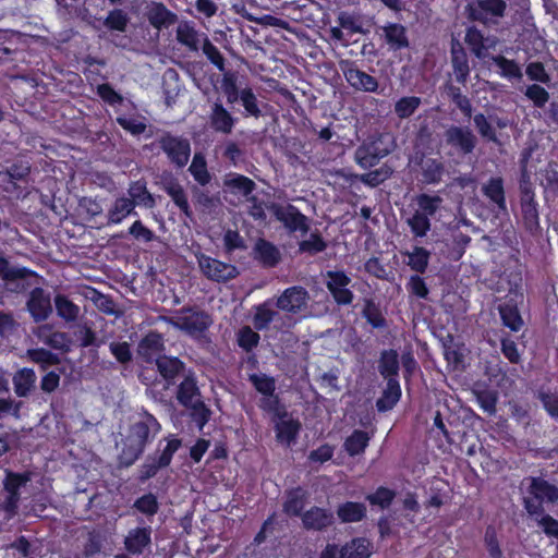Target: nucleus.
<instances>
[{
	"instance_id": "40",
	"label": "nucleus",
	"mask_w": 558,
	"mask_h": 558,
	"mask_svg": "<svg viewBox=\"0 0 558 558\" xmlns=\"http://www.w3.org/2000/svg\"><path fill=\"white\" fill-rule=\"evenodd\" d=\"M368 433L362 429H354L343 442V448L350 457H355L365 452L369 444Z\"/></svg>"
},
{
	"instance_id": "29",
	"label": "nucleus",
	"mask_w": 558,
	"mask_h": 558,
	"mask_svg": "<svg viewBox=\"0 0 558 558\" xmlns=\"http://www.w3.org/2000/svg\"><path fill=\"white\" fill-rule=\"evenodd\" d=\"M402 396L399 379L388 378L381 396L376 400L378 412H387L395 408Z\"/></svg>"
},
{
	"instance_id": "55",
	"label": "nucleus",
	"mask_w": 558,
	"mask_h": 558,
	"mask_svg": "<svg viewBox=\"0 0 558 558\" xmlns=\"http://www.w3.org/2000/svg\"><path fill=\"white\" fill-rule=\"evenodd\" d=\"M248 381L257 392L263 395V397L276 393V379L272 376L254 373L248 375Z\"/></svg>"
},
{
	"instance_id": "53",
	"label": "nucleus",
	"mask_w": 558,
	"mask_h": 558,
	"mask_svg": "<svg viewBox=\"0 0 558 558\" xmlns=\"http://www.w3.org/2000/svg\"><path fill=\"white\" fill-rule=\"evenodd\" d=\"M490 60L496 63L500 70V75L508 80H521L522 71L520 65L514 61L507 59L504 56L492 57Z\"/></svg>"
},
{
	"instance_id": "1",
	"label": "nucleus",
	"mask_w": 558,
	"mask_h": 558,
	"mask_svg": "<svg viewBox=\"0 0 558 558\" xmlns=\"http://www.w3.org/2000/svg\"><path fill=\"white\" fill-rule=\"evenodd\" d=\"M160 429V423L151 413L147 411L140 413L138 418L129 427L128 435L118 456L119 466L130 468L133 465L142 457L147 445L155 439Z\"/></svg>"
},
{
	"instance_id": "44",
	"label": "nucleus",
	"mask_w": 558,
	"mask_h": 558,
	"mask_svg": "<svg viewBox=\"0 0 558 558\" xmlns=\"http://www.w3.org/2000/svg\"><path fill=\"white\" fill-rule=\"evenodd\" d=\"M189 410V415L193 423H195L198 430H203L205 425L209 422L211 416V410L201 399H195L189 407H184Z\"/></svg>"
},
{
	"instance_id": "23",
	"label": "nucleus",
	"mask_w": 558,
	"mask_h": 558,
	"mask_svg": "<svg viewBox=\"0 0 558 558\" xmlns=\"http://www.w3.org/2000/svg\"><path fill=\"white\" fill-rule=\"evenodd\" d=\"M236 123L231 112H229L221 102H215L209 113L210 128L221 134H230Z\"/></svg>"
},
{
	"instance_id": "57",
	"label": "nucleus",
	"mask_w": 558,
	"mask_h": 558,
	"mask_svg": "<svg viewBox=\"0 0 558 558\" xmlns=\"http://www.w3.org/2000/svg\"><path fill=\"white\" fill-rule=\"evenodd\" d=\"M203 36V53L206 56L208 61L213 63L219 71L226 72V59L220 52V50L210 41L206 34H202Z\"/></svg>"
},
{
	"instance_id": "39",
	"label": "nucleus",
	"mask_w": 558,
	"mask_h": 558,
	"mask_svg": "<svg viewBox=\"0 0 558 558\" xmlns=\"http://www.w3.org/2000/svg\"><path fill=\"white\" fill-rule=\"evenodd\" d=\"M163 190L171 197L174 205L184 216H192V209L189 204L187 195L178 181L171 180L170 182L166 183Z\"/></svg>"
},
{
	"instance_id": "28",
	"label": "nucleus",
	"mask_w": 558,
	"mask_h": 558,
	"mask_svg": "<svg viewBox=\"0 0 558 558\" xmlns=\"http://www.w3.org/2000/svg\"><path fill=\"white\" fill-rule=\"evenodd\" d=\"M151 530L147 527H136L129 532L124 539V546L128 553L141 555L151 542Z\"/></svg>"
},
{
	"instance_id": "18",
	"label": "nucleus",
	"mask_w": 558,
	"mask_h": 558,
	"mask_svg": "<svg viewBox=\"0 0 558 558\" xmlns=\"http://www.w3.org/2000/svg\"><path fill=\"white\" fill-rule=\"evenodd\" d=\"M308 292L301 286L287 288L277 299V307L283 312L296 314L307 304Z\"/></svg>"
},
{
	"instance_id": "21",
	"label": "nucleus",
	"mask_w": 558,
	"mask_h": 558,
	"mask_svg": "<svg viewBox=\"0 0 558 558\" xmlns=\"http://www.w3.org/2000/svg\"><path fill=\"white\" fill-rule=\"evenodd\" d=\"M301 519L304 529L308 531H324L335 522L333 513L330 510L317 506L306 510Z\"/></svg>"
},
{
	"instance_id": "14",
	"label": "nucleus",
	"mask_w": 558,
	"mask_h": 558,
	"mask_svg": "<svg viewBox=\"0 0 558 558\" xmlns=\"http://www.w3.org/2000/svg\"><path fill=\"white\" fill-rule=\"evenodd\" d=\"M350 283L351 278L344 271H327L326 287L338 305H350L353 302L354 294L348 288Z\"/></svg>"
},
{
	"instance_id": "64",
	"label": "nucleus",
	"mask_w": 558,
	"mask_h": 558,
	"mask_svg": "<svg viewBox=\"0 0 558 558\" xmlns=\"http://www.w3.org/2000/svg\"><path fill=\"white\" fill-rule=\"evenodd\" d=\"M524 95L536 108H544L549 100V93L538 84L529 85Z\"/></svg>"
},
{
	"instance_id": "26",
	"label": "nucleus",
	"mask_w": 558,
	"mask_h": 558,
	"mask_svg": "<svg viewBox=\"0 0 558 558\" xmlns=\"http://www.w3.org/2000/svg\"><path fill=\"white\" fill-rule=\"evenodd\" d=\"M155 364L168 386L174 385L177 378L185 371V363L177 356L163 355Z\"/></svg>"
},
{
	"instance_id": "51",
	"label": "nucleus",
	"mask_w": 558,
	"mask_h": 558,
	"mask_svg": "<svg viewBox=\"0 0 558 558\" xmlns=\"http://www.w3.org/2000/svg\"><path fill=\"white\" fill-rule=\"evenodd\" d=\"M422 99L417 96H404L395 104V113L399 119H408L420 108Z\"/></svg>"
},
{
	"instance_id": "58",
	"label": "nucleus",
	"mask_w": 558,
	"mask_h": 558,
	"mask_svg": "<svg viewBox=\"0 0 558 558\" xmlns=\"http://www.w3.org/2000/svg\"><path fill=\"white\" fill-rule=\"evenodd\" d=\"M260 336L250 326H244L236 333L238 345L245 352H252L259 343Z\"/></svg>"
},
{
	"instance_id": "32",
	"label": "nucleus",
	"mask_w": 558,
	"mask_h": 558,
	"mask_svg": "<svg viewBox=\"0 0 558 558\" xmlns=\"http://www.w3.org/2000/svg\"><path fill=\"white\" fill-rule=\"evenodd\" d=\"M12 381L15 395L25 398L35 388L36 374L33 368L23 367L13 375Z\"/></svg>"
},
{
	"instance_id": "15",
	"label": "nucleus",
	"mask_w": 558,
	"mask_h": 558,
	"mask_svg": "<svg viewBox=\"0 0 558 558\" xmlns=\"http://www.w3.org/2000/svg\"><path fill=\"white\" fill-rule=\"evenodd\" d=\"M165 350L163 336L155 330L146 333L137 344V355L147 364L156 363L159 357L165 355Z\"/></svg>"
},
{
	"instance_id": "31",
	"label": "nucleus",
	"mask_w": 558,
	"mask_h": 558,
	"mask_svg": "<svg viewBox=\"0 0 558 558\" xmlns=\"http://www.w3.org/2000/svg\"><path fill=\"white\" fill-rule=\"evenodd\" d=\"M195 399H201V390L196 377L190 372L178 386L177 400L182 407H189Z\"/></svg>"
},
{
	"instance_id": "45",
	"label": "nucleus",
	"mask_w": 558,
	"mask_h": 558,
	"mask_svg": "<svg viewBox=\"0 0 558 558\" xmlns=\"http://www.w3.org/2000/svg\"><path fill=\"white\" fill-rule=\"evenodd\" d=\"M129 198L135 203V207L137 205H142L146 208H153L156 204L154 196L147 190L144 181H136L132 183L129 189Z\"/></svg>"
},
{
	"instance_id": "48",
	"label": "nucleus",
	"mask_w": 558,
	"mask_h": 558,
	"mask_svg": "<svg viewBox=\"0 0 558 558\" xmlns=\"http://www.w3.org/2000/svg\"><path fill=\"white\" fill-rule=\"evenodd\" d=\"M27 357L38 364L43 371L60 363V357L56 353L44 348L28 349Z\"/></svg>"
},
{
	"instance_id": "25",
	"label": "nucleus",
	"mask_w": 558,
	"mask_h": 558,
	"mask_svg": "<svg viewBox=\"0 0 558 558\" xmlns=\"http://www.w3.org/2000/svg\"><path fill=\"white\" fill-rule=\"evenodd\" d=\"M146 15L149 24L158 31L168 28L178 21V15L170 11L162 2H151Z\"/></svg>"
},
{
	"instance_id": "4",
	"label": "nucleus",
	"mask_w": 558,
	"mask_h": 558,
	"mask_svg": "<svg viewBox=\"0 0 558 558\" xmlns=\"http://www.w3.org/2000/svg\"><path fill=\"white\" fill-rule=\"evenodd\" d=\"M527 494L523 498V507L531 517L542 515L545 511L544 504L558 501V486L542 477H531Z\"/></svg>"
},
{
	"instance_id": "47",
	"label": "nucleus",
	"mask_w": 558,
	"mask_h": 558,
	"mask_svg": "<svg viewBox=\"0 0 558 558\" xmlns=\"http://www.w3.org/2000/svg\"><path fill=\"white\" fill-rule=\"evenodd\" d=\"M465 43L470 50L480 59L485 58L488 47L485 45V38L481 31L475 26H470L466 29Z\"/></svg>"
},
{
	"instance_id": "27",
	"label": "nucleus",
	"mask_w": 558,
	"mask_h": 558,
	"mask_svg": "<svg viewBox=\"0 0 558 558\" xmlns=\"http://www.w3.org/2000/svg\"><path fill=\"white\" fill-rule=\"evenodd\" d=\"M385 41L389 49L399 51L409 48L410 41L407 35V28L399 23H388L383 27Z\"/></svg>"
},
{
	"instance_id": "35",
	"label": "nucleus",
	"mask_w": 558,
	"mask_h": 558,
	"mask_svg": "<svg viewBox=\"0 0 558 558\" xmlns=\"http://www.w3.org/2000/svg\"><path fill=\"white\" fill-rule=\"evenodd\" d=\"M366 506L357 501H345L338 506L337 515L342 523H355L366 518Z\"/></svg>"
},
{
	"instance_id": "3",
	"label": "nucleus",
	"mask_w": 558,
	"mask_h": 558,
	"mask_svg": "<svg viewBox=\"0 0 558 558\" xmlns=\"http://www.w3.org/2000/svg\"><path fill=\"white\" fill-rule=\"evenodd\" d=\"M521 289L522 277L520 272L510 274L509 276L506 272H502L498 276L496 288L490 287V290H495L496 292H500L501 290L507 291V298H509L507 302L499 304L498 306L502 324L521 318V314L518 308V299H522L523 296Z\"/></svg>"
},
{
	"instance_id": "54",
	"label": "nucleus",
	"mask_w": 558,
	"mask_h": 558,
	"mask_svg": "<svg viewBox=\"0 0 558 558\" xmlns=\"http://www.w3.org/2000/svg\"><path fill=\"white\" fill-rule=\"evenodd\" d=\"M54 304L58 316L66 322H73L77 318L80 308L68 296L58 294L54 298Z\"/></svg>"
},
{
	"instance_id": "24",
	"label": "nucleus",
	"mask_w": 558,
	"mask_h": 558,
	"mask_svg": "<svg viewBox=\"0 0 558 558\" xmlns=\"http://www.w3.org/2000/svg\"><path fill=\"white\" fill-rule=\"evenodd\" d=\"M451 64L456 81L460 84H464L470 75V66L468 54L462 44L457 40H451Z\"/></svg>"
},
{
	"instance_id": "43",
	"label": "nucleus",
	"mask_w": 558,
	"mask_h": 558,
	"mask_svg": "<svg viewBox=\"0 0 558 558\" xmlns=\"http://www.w3.org/2000/svg\"><path fill=\"white\" fill-rule=\"evenodd\" d=\"M445 173L444 163L435 158H427L422 162L423 182L426 184H438Z\"/></svg>"
},
{
	"instance_id": "38",
	"label": "nucleus",
	"mask_w": 558,
	"mask_h": 558,
	"mask_svg": "<svg viewBox=\"0 0 558 558\" xmlns=\"http://www.w3.org/2000/svg\"><path fill=\"white\" fill-rule=\"evenodd\" d=\"M199 36L201 34L195 29L194 23L191 21H183L177 27V40L191 51L199 49Z\"/></svg>"
},
{
	"instance_id": "52",
	"label": "nucleus",
	"mask_w": 558,
	"mask_h": 558,
	"mask_svg": "<svg viewBox=\"0 0 558 558\" xmlns=\"http://www.w3.org/2000/svg\"><path fill=\"white\" fill-rule=\"evenodd\" d=\"M441 203L442 198L440 196L422 193L416 196L418 208L415 211L429 218L437 213Z\"/></svg>"
},
{
	"instance_id": "33",
	"label": "nucleus",
	"mask_w": 558,
	"mask_h": 558,
	"mask_svg": "<svg viewBox=\"0 0 558 558\" xmlns=\"http://www.w3.org/2000/svg\"><path fill=\"white\" fill-rule=\"evenodd\" d=\"M399 355L393 349L384 350L380 353L378 361V372L384 379L388 381V378L399 379Z\"/></svg>"
},
{
	"instance_id": "41",
	"label": "nucleus",
	"mask_w": 558,
	"mask_h": 558,
	"mask_svg": "<svg viewBox=\"0 0 558 558\" xmlns=\"http://www.w3.org/2000/svg\"><path fill=\"white\" fill-rule=\"evenodd\" d=\"M362 317L365 318L374 329H384L387 327V319L384 316L379 304L373 299H365L362 308Z\"/></svg>"
},
{
	"instance_id": "7",
	"label": "nucleus",
	"mask_w": 558,
	"mask_h": 558,
	"mask_svg": "<svg viewBox=\"0 0 558 558\" xmlns=\"http://www.w3.org/2000/svg\"><path fill=\"white\" fill-rule=\"evenodd\" d=\"M182 440L175 435L167 438V444L159 454H149L138 471V481L145 483L157 475L159 470L171 464L174 453L181 448Z\"/></svg>"
},
{
	"instance_id": "34",
	"label": "nucleus",
	"mask_w": 558,
	"mask_h": 558,
	"mask_svg": "<svg viewBox=\"0 0 558 558\" xmlns=\"http://www.w3.org/2000/svg\"><path fill=\"white\" fill-rule=\"evenodd\" d=\"M373 545L365 537H354L340 548L341 558H369Z\"/></svg>"
},
{
	"instance_id": "62",
	"label": "nucleus",
	"mask_w": 558,
	"mask_h": 558,
	"mask_svg": "<svg viewBox=\"0 0 558 558\" xmlns=\"http://www.w3.org/2000/svg\"><path fill=\"white\" fill-rule=\"evenodd\" d=\"M133 507L141 513L153 517L159 510V502L157 497L153 493H147L141 497H138Z\"/></svg>"
},
{
	"instance_id": "13",
	"label": "nucleus",
	"mask_w": 558,
	"mask_h": 558,
	"mask_svg": "<svg viewBox=\"0 0 558 558\" xmlns=\"http://www.w3.org/2000/svg\"><path fill=\"white\" fill-rule=\"evenodd\" d=\"M390 154V148L384 145L381 136L364 141L355 150V161L363 169L376 166Z\"/></svg>"
},
{
	"instance_id": "11",
	"label": "nucleus",
	"mask_w": 558,
	"mask_h": 558,
	"mask_svg": "<svg viewBox=\"0 0 558 558\" xmlns=\"http://www.w3.org/2000/svg\"><path fill=\"white\" fill-rule=\"evenodd\" d=\"M197 262L203 275L217 283H226L240 275L236 266L205 254H201Z\"/></svg>"
},
{
	"instance_id": "2",
	"label": "nucleus",
	"mask_w": 558,
	"mask_h": 558,
	"mask_svg": "<svg viewBox=\"0 0 558 558\" xmlns=\"http://www.w3.org/2000/svg\"><path fill=\"white\" fill-rule=\"evenodd\" d=\"M221 90L226 96L228 105H234L241 101L244 108V117H253L258 119L262 117V110L259 108V101L252 87L246 86L239 88L238 86V73L233 71H227L222 75Z\"/></svg>"
},
{
	"instance_id": "61",
	"label": "nucleus",
	"mask_w": 558,
	"mask_h": 558,
	"mask_svg": "<svg viewBox=\"0 0 558 558\" xmlns=\"http://www.w3.org/2000/svg\"><path fill=\"white\" fill-rule=\"evenodd\" d=\"M116 122L128 133L134 136H138L143 134L146 129L147 124L145 122V119H138L134 117H128L125 114L118 116L116 118Z\"/></svg>"
},
{
	"instance_id": "46",
	"label": "nucleus",
	"mask_w": 558,
	"mask_h": 558,
	"mask_svg": "<svg viewBox=\"0 0 558 558\" xmlns=\"http://www.w3.org/2000/svg\"><path fill=\"white\" fill-rule=\"evenodd\" d=\"M258 408L263 412L271 414L274 420H281L288 416L286 407L282 404L277 393L260 398Z\"/></svg>"
},
{
	"instance_id": "37",
	"label": "nucleus",
	"mask_w": 558,
	"mask_h": 558,
	"mask_svg": "<svg viewBox=\"0 0 558 558\" xmlns=\"http://www.w3.org/2000/svg\"><path fill=\"white\" fill-rule=\"evenodd\" d=\"M134 209L135 203L131 201L129 197H118L108 210V222L112 225H118L130 215L136 216L137 213L134 211Z\"/></svg>"
},
{
	"instance_id": "59",
	"label": "nucleus",
	"mask_w": 558,
	"mask_h": 558,
	"mask_svg": "<svg viewBox=\"0 0 558 558\" xmlns=\"http://www.w3.org/2000/svg\"><path fill=\"white\" fill-rule=\"evenodd\" d=\"M130 19L122 9H113L109 11L108 15L104 20V25L109 31H117L124 33L128 28Z\"/></svg>"
},
{
	"instance_id": "49",
	"label": "nucleus",
	"mask_w": 558,
	"mask_h": 558,
	"mask_svg": "<svg viewBox=\"0 0 558 558\" xmlns=\"http://www.w3.org/2000/svg\"><path fill=\"white\" fill-rule=\"evenodd\" d=\"M408 255V266L417 274H424L428 267L430 253L423 246H414Z\"/></svg>"
},
{
	"instance_id": "12",
	"label": "nucleus",
	"mask_w": 558,
	"mask_h": 558,
	"mask_svg": "<svg viewBox=\"0 0 558 558\" xmlns=\"http://www.w3.org/2000/svg\"><path fill=\"white\" fill-rule=\"evenodd\" d=\"M269 209L275 218L280 221L290 233L300 231L302 234H305L308 232V218L302 214L296 206L292 204L282 206L272 203Z\"/></svg>"
},
{
	"instance_id": "10",
	"label": "nucleus",
	"mask_w": 558,
	"mask_h": 558,
	"mask_svg": "<svg viewBox=\"0 0 558 558\" xmlns=\"http://www.w3.org/2000/svg\"><path fill=\"white\" fill-rule=\"evenodd\" d=\"M445 143L450 147V156L464 157L473 153L477 138L468 126L450 125L444 133Z\"/></svg>"
},
{
	"instance_id": "36",
	"label": "nucleus",
	"mask_w": 558,
	"mask_h": 558,
	"mask_svg": "<svg viewBox=\"0 0 558 558\" xmlns=\"http://www.w3.org/2000/svg\"><path fill=\"white\" fill-rule=\"evenodd\" d=\"M275 421V432L277 440L279 442L287 445H291L292 442H294L300 433L301 423L294 418H281Z\"/></svg>"
},
{
	"instance_id": "42",
	"label": "nucleus",
	"mask_w": 558,
	"mask_h": 558,
	"mask_svg": "<svg viewBox=\"0 0 558 558\" xmlns=\"http://www.w3.org/2000/svg\"><path fill=\"white\" fill-rule=\"evenodd\" d=\"M189 172L202 186H206L211 181V174L208 171L206 158L202 153H196L193 156L192 162L189 167Z\"/></svg>"
},
{
	"instance_id": "63",
	"label": "nucleus",
	"mask_w": 558,
	"mask_h": 558,
	"mask_svg": "<svg viewBox=\"0 0 558 558\" xmlns=\"http://www.w3.org/2000/svg\"><path fill=\"white\" fill-rule=\"evenodd\" d=\"M407 223L415 238H424L430 230L429 218L416 211L408 218Z\"/></svg>"
},
{
	"instance_id": "8",
	"label": "nucleus",
	"mask_w": 558,
	"mask_h": 558,
	"mask_svg": "<svg viewBox=\"0 0 558 558\" xmlns=\"http://www.w3.org/2000/svg\"><path fill=\"white\" fill-rule=\"evenodd\" d=\"M31 480L32 476L28 471L14 472L5 470V476L2 484L7 496L3 501H1L0 509L5 512L9 518H12L17 513L21 500V488L25 487Z\"/></svg>"
},
{
	"instance_id": "22",
	"label": "nucleus",
	"mask_w": 558,
	"mask_h": 558,
	"mask_svg": "<svg viewBox=\"0 0 558 558\" xmlns=\"http://www.w3.org/2000/svg\"><path fill=\"white\" fill-rule=\"evenodd\" d=\"M310 493L303 486L292 487L286 490V498L282 505L283 512L289 517H302Z\"/></svg>"
},
{
	"instance_id": "6",
	"label": "nucleus",
	"mask_w": 558,
	"mask_h": 558,
	"mask_svg": "<svg viewBox=\"0 0 558 558\" xmlns=\"http://www.w3.org/2000/svg\"><path fill=\"white\" fill-rule=\"evenodd\" d=\"M519 191L520 208L524 228L530 232H534L539 228L538 203L536 201L533 183L525 172L522 173L520 178Z\"/></svg>"
},
{
	"instance_id": "9",
	"label": "nucleus",
	"mask_w": 558,
	"mask_h": 558,
	"mask_svg": "<svg viewBox=\"0 0 558 558\" xmlns=\"http://www.w3.org/2000/svg\"><path fill=\"white\" fill-rule=\"evenodd\" d=\"M157 142L173 166L182 169L187 165L191 157V144L187 138L165 132Z\"/></svg>"
},
{
	"instance_id": "19",
	"label": "nucleus",
	"mask_w": 558,
	"mask_h": 558,
	"mask_svg": "<svg viewBox=\"0 0 558 558\" xmlns=\"http://www.w3.org/2000/svg\"><path fill=\"white\" fill-rule=\"evenodd\" d=\"M256 190V183L248 177L229 172L223 178V192L238 197L248 198Z\"/></svg>"
},
{
	"instance_id": "56",
	"label": "nucleus",
	"mask_w": 558,
	"mask_h": 558,
	"mask_svg": "<svg viewBox=\"0 0 558 558\" xmlns=\"http://www.w3.org/2000/svg\"><path fill=\"white\" fill-rule=\"evenodd\" d=\"M396 498V492L386 486H379L373 494L366 496L371 506H378L380 509H388Z\"/></svg>"
},
{
	"instance_id": "20",
	"label": "nucleus",
	"mask_w": 558,
	"mask_h": 558,
	"mask_svg": "<svg viewBox=\"0 0 558 558\" xmlns=\"http://www.w3.org/2000/svg\"><path fill=\"white\" fill-rule=\"evenodd\" d=\"M343 74L349 85L356 90L375 93L378 89L377 78L360 70L353 62L348 63Z\"/></svg>"
},
{
	"instance_id": "50",
	"label": "nucleus",
	"mask_w": 558,
	"mask_h": 558,
	"mask_svg": "<svg viewBox=\"0 0 558 558\" xmlns=\"http://www.w3.org/2000/svg\"><path fill=\"white\" fill-rule=\"evenodd\" d=\"M328 244L318 231L310 234V238L299 242V253H306L311 256L317 255L326 251Z\"/></svg>"
},
{
	"instance_id": "16",
	"label": "nucleus",
	"mask_w": 558,
	"mask_h": 558,
	"mask_svg": "<svg viewBox=\"0 0 558 558\" xmlns=\"http://www.w3.org/2000/svg\"><path fill=\"white\" fill-rule=\"evenodd\" d=\"M252 255L263 268H276L282 260L280 248L269 240L258 238L253 246Z\"/></svg>"
},
{
	"instance_id": "5",
	"label": "nucleus",
	"mask_w": 558,
	"mask_h": 558,
	"mask_svg": "<svg viewBox=\"0 0 558 558\" xmlns=\"http://www.w3.org/2000/svg\"><path fill=\"white\" fill-rule=\"evenodd\" d=\"M172 325L192 338H202L213 325L211 316L193 306H184L175 312Z\"/></svg>"
},
{
	"instance_id": "30",
	"label": "nucleus",
	"mask_w": 558,
	"mask_h": 558,
	"mask_svg": "<svg viewBox=\"0 0 558 558\" xmlns=\"http://www.w3.org/2000/svg\"><path fill=\"white\" fill-rule=\"evenodd\" d=\"M28 277L37 278L38 274L24 266H12L3 252L0 251V278L3 281L12 283L17 279H26Z\"/></svg>"
},
{
	"instance_id": "17",
	"label": "nucleus",
	"mask_w": 558,
	"mask_h": 558,
	"mask_svg": "<svg viewBox=\"0 0 558 558\" xmlns=\"http://www.w3.org/2000/svg\"><path fill=\"white\" fill-rule=\"evenodd\" d=\"M27 311L35 323L46 320L52 313L50 294L43 288L35 287L31 290L26 302Z\"/></svg>"
},
{
	"instance_id": "60",
	"label": "nucleus",
	"mask_w": 558,
	"mask_h": 558,
	"mask_svg": "<svg viewBox=\"0 0 558 558\" xmlns=\"http://www.w3.org/2000/svg\"><path fill=\"white\" fill-rule=\"evenodd\" d=\"M490 203L496 204L504 216H508L507 203L501 178H490Z\"/></svg>"
}]
</instances>
